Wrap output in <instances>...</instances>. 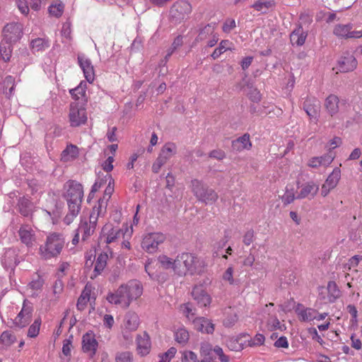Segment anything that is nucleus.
<instances>
[{
  "label": "nucleus",
  "instance_id": "obj_4",
  "mask_svg": "<svg viewBox=\"0 0 362 362\" xmlns=\"http://www.w3.org/2000/svg\"><path fill=\"white\" fill-rule=\"evenodd\" d=\"M192 191L194 195L200 202L206 204L215 202L218 196L212 189L207 187L201 180L197 179L191 181Z\"/></svg>",
  "mask_w": 362,
  "mask_h": 362
},
{
  "label": "nucleus",
  "instance_id": "obj_5",
  "mask_svg": "<svg viewBox=\"0 0 362 362\" xmlns=\"http://www.w3.org/2000/svg\"><path fill=\"white\" fill-rule=\"evenodd\" d=\"M2 40L8 42L16 43L23 35V25L19 22L6 23L1 31Z\"/></svg>",
  "mask_w": 362,
  "mask_h": 362
},
{
  "label": "nucleus",
  "instance_id": "obj_44",
  "mask_svg": "<svg viewBox=\"0 0 362 362\" xmlns=\"http://www.w3.org/2000/svg\"><path fill=\"white\" fill-rule=\"evenodd\" d=\"M296 197L295 196V189L293 187L289 188L288 186L286 187V191L281 197V201L284 205H288L292 203Z\"/></svg>",
  "mask_w": 362,
  "mask_h": 362
},
{
  "label": "nucleus",
  "instance_id": "obj_2",
  "mask_svg": "<svg viewBox=\"0 0 362 362\" xmlns=\"http://www.w3.org/2000/svg\"><path fill=\"white\" fill-rule=\"evenodd\" d=\"M65 240L62 234L53 233L47 237L45 245L40 247V253L45 259L58 257L64 247Z\"/></svg>",
  "mask_w": 362,
  "mask_h": 362
},
{
  "label": "nucleus",
  "instance_id": "obj_48",
  "mask_svg": "<svg viewBox=\"0 0 362 362\" xmlns=\"http://www.w3.org/2000/svg\"><path fill=\"white\" fill-rule=\"evenodd\" d=\"M85 86L86 85H83V83H81L80 85L78 86L76 88L71 89L70 90V93L72 98H74L75 100H79L80 98L85 97Z\"/></svg>",
  "mask_w": 362,
  "mask_h": 362
},
{
  "label": "nucleus",
  "instance_id": "obj_13",
  "mask_svg": "<svg viewBox=\"0 0 362 362\" xmlns=\"http://www.w3.org/2000/svg\"><path fill=\"white\" fill-rule=\"evenodd\" d=\"M106 299L109 303L119 305L123 308H127L130 305L122 285H121L115 293H108Z\"/></svg>",
  "mask_w": 362,
  "mask_h": 362
},
{
  "label": "nucleus",
  "instance_id": "obj_59",
  "mask_svg": "<svg viewBox=\"0 0 362 362\" xmlns=\"http://www.w3.org/2000/svg\"><path fill=\"white\" fill-rule=\"evenodd\" d=\"M182 362H199L197 355L191 351H185Z\"/></svg>",
  "mask_w": 362,
  "mask_h": 362
},
{
  "label": "nucleus",
  "instance_id": "obj_20",
  "mask_svg": "<svg viewBox=\"0 0 362 362\" xmlns=\"http://www.w3.org/2000/svg\"><path fill=\"white\" fill-rule=\"evenodd\" d=\"M192 295L201 307H206L211 303V297L202 285L195 286L192 289Z\"/></svg>",
  "mask_w": 362,
  "mask_h": 362
},
{
  "label": "nucleus",
  "instance_id": "obj_9",
  "mask_svg": "<svg viewBox=\"0 0 362 362\" xmlns=\"http://www.w3.org/2000/svg\"><path fill=\"white\" fill-rule=\"evenodd\" d=\"M33 308L31 303L24 300L23 308L13 320L15 327L23 328L27 326L31 321Z\"/></svg>",
  "mask_w": 362,
  "mask_h": 362
},
{
  "label": "nucleus",
  "instance_id": "obj_35",
  "mask_svg": "<svg viewBox=\"0 0 362 362\" xmlns=\"http://www.w3.org/2000/svg\"><path fill=\"white\" fill-rule=\"evenodd\" d=\"M274 1L272 0H257L251 7L262 14L267 13L274 6Z\"/></svg>",
  "mask_w": 362,
  "mask_h": 362
},
{
  "label": "nucleus",
  "instance_id": "obj_17",
  "mask_svg": "<svg viewBox=\"0 0 362 362\" xmlns=\"http://www.w3.org/2000/svg\"><path fill=\"white\" fill-rule=\"evenodd\" d=\"M341 177V170L339 168H335L332 173L328 176L325 183L322 186L321 194L326 197L330 190L334 189L338 184Z\"/></svg>",
  "mask_w": 362,
  "mask_h": 362
},
{
  "label": "nucleus",
  "instance_id": "obj_21",
  "mask_svg": "<svg viewBox=\"0 0 362 362\" xmlns=\"http://www.w3.org/2000/svg\"><path fill=\"white\" fill-rule=\"evenodd\" d=\"M97 222L95 221V216L89 217V222L81 221L76 229L77 231L82 235V241H86L91 235L93 234Z\"/></svg>",
  "mask_w": 362,
  "mask_h": 362
},
{
  "label": "nucleus",
  "instance_id": "obj_45",
  "mask_svg": "<svg viewBox=\"0 0 362 362\" xmlns=\"http://www.w3.org/2000/svg\"><path fill=\"white\" fill-rule=\"evenodd\" d=\"M189 333L185 328H180L175 333V340L180 344H186L189 340Z\"/></svg>",
  "mask_w": 362,
  "mask_h": 362
},
{
  "label": "nucleus",
  "instance_id": "obj_24",
  "mask_svg": "<svg viewBox=\"0 0 362 362\" xmlns=\"http://www.w3.org/2000/svg\"><path fill=\"white\" fill-rule=\"evenodd\" d=\"M82 345L83 351L93 356L96 351L98 342L92 333H86L83 336Z\"/></svg>",
  "mask_w": 362,
  "mask_h": 362
},
{
  "label": "nucleus",
  "instance_id": "obj_46",
  "mask_svg": "<svg viewBox=\"0 0 362 362\" xmlns=\"http://www.w3.org/2000/svg\"><path fill=\"white\" fill-rule=\"evenodd\" d=\"M105 182H108V185L105 190L103 198L102 199H103V200L106 199V202H107L110 198V197L114 191V188L112 186V184L114 183V180L112 178V176L110 175L107 174L105 176Z\"/></svg>",
  "mask_w": 362,
  "mask_h": 362
},
{
  "label": "nucleus",
  "instance_id": "obj_33",
  "mask_svg": "<svg viewBox=\"0 0 362 362\" xmlns=\"http://www.w3.org/2000/svg\"><path fill=\"white\" fill-rule=\"evenodd\" d=\"M307 34L303 31L301 26L295 29L290 35V40L293 45L301 46L304 44Z\"/></svg>",
  "mask_w": 362,
  "mask_h": 362
},
{
  "label": "nucleus",
  "instance_id": "obj_36",
  "mask_svg": "<svg viewBox=\"0 0 362 362\" xmlns=\"http://www.w3.org/2000/svg\"><path fill=\"white\" fill-rule=\"evenodd\" d=\"M176 153V146L173 143L165 144L160 150L159 157L167 162Z\"/></svg>",
  "mask_w": 362,
  "mask_h": 362
},
{
  "label": "nucleus",
  "instance_id": "obj_14",
  "mask_svg": "<svg viewBox=\"0 0 362 362\" xmlns=\"http://www.w3.org/2000/svg\"><path fill=\"white\" fill-rule=\"evenodd\" d=\"M320 103L315 97L307 96L303 103V108L310 119H317L320 111Z\"/></svg>",
  "mask_w": 362,
  "mask_h": 362
},
{
  "label": "nucleus",
  "instance_id": "obj_7",
  "mask_svg": "<svg viewBox=\"0 0 362 362\" xmlns=\"http://www.w3.org/2000/svg\"><path fill=\"white\" fill-rule=\"evenodd\" d=\"M165 239V235L162 233H151L143 238L141 247L147 252L154 253L157 251L158 245L162 244Z\"/></svg>",
  "mask_w": 362,
  "mask_h": 362
},
{
  "label": "nucleus",
  "instance_id": "obj_41",
  "mask_svg": "<svg viewBox=\"0 0 362 362\" xmlns=\"http://www.w3.org/2000/svg\"><path fill=\"white\" fill-rule=\"evenodd\" d=\"M327 291L329 303H334L340 296V291L334 281H329L328 283Z\"/></svg>",
  "mask_w": 362,
  "mask_h": 362
},
{
  "label": "nucleus",
  "instance_id": "obj_61",
  "mask_svg": "<svg viewBox=\"0 0 362 362\" xmlns=\"http://www.w3.org/2000/svg\"><path fill=\"white\" fill-rule=\"evenodd\" d=\"M223 279L224 281H227L230 284H233L234 283L233 279V267H229L223 274Z\"/></svg>",
  "mask_w": 362,
  "mask_h": 362
},
{
  "label": "nucleus",
  "instance_id": "obj_32",
  "mask_svg": "<svg viewBox=\"0 0 362 362\" xmlns=\"http://www.w3.org/2000/svg\"><path fill=\"white\" fill-rule=\"evenodd\" d=\"M107 259L108 255L105 252L100 253L98 256L95 264L93 274L90 276L91 279L95 278L97 276L102 273L107 265Z\"/></svg>",
  "mask_w": 362,
  "mask_h": 362
},
{
  "label": "nucleus",
  "instance_id": "obj_38",
  "mask_svg": "<svg viewBox=\"0 0 362 362\" xmlns=\"http://www.w3.org/2000/svg\"><path fill=\"white\" fill-rule=\"evenodd\" d=\"M13 44L12 42H8L1 40L0 43V55L4 62L10 61L13 50Z\"/></svg>",
  "mask_w": 362,
  "mask_h": 362
},
{
  "label": "nucleus",
  "instance_id": "obj_3",
  "mask_svg": "<svg viewBox=\"0 0 362 362\" xmlns=\"http://www.w3.org/2000/svg\"><path fill=\"white\" fill-rule=\"evenodd\" d=\"M63 197L68 206H81L83 198V188L81 183L76 180H69L64 185Z\"/></svg>",
  "mask_w": 362,
  "mask_h": 362
},
{
  "label": "nucleus",
  "instance_id": "obj_51",
  "mask_svg": "<svg viewBox=\"0 0 362 362\" xmlns=\"http://www.w3.org/2000/svg\"><path fill=\"white\" fill-rule=\"evenodd\" d=\"M90 299V293L88 291H83L78 299L76 307L78 310H83L87 303Z\"/></svg>",
  "mask_w": 362,
  "mask_h": 362
},
{
  "label": "nucleus",
  "instance_id": "obj_28",
  "mask_svg": "<svg viewBox=\"0 0 362 362\" xmlns=\"http://www.w3.org/2000/svg\"><path fill=\"white\" fill-rule=\"evenodd\" d=\"M334 160V156L332 153H328L322 156L313 157L308 163V166L317 168L320 166H328Z\"/></svg>",
  "mask_w": 362,
  "mask_h": 362
},
{
  "label": "nucleus",
  "instance_id": "obj_42",
  "mask_svg": "<svg viewBox=\"0 0 362 362\" xmlns=\"http://www.w3.org/2000/svg\"><path fill=\"white\" fill-rule=\"evenodd\" d=\"M69 208V212L66 215V216L64 218V222L66 225H70L75 218L78 216L81 208L76 207V206H68Z\"/></svg>",
  "mask_w": 362,
  "mask_h": 362
},
{
  "label": "nucleus",
  "instance_id": "obj_1",
  "mask_svg": "<svg viewBox=\"0 0 362 362\" xmlns=\"http://www.w3.org/2000/svg\"><path fill=\"white\" fill-rule=\"evenodd\" d=\"M175 274L179 276L200 274L204 272V261L190 252H182L175 258Z\"/></svg>",
  "mask_w": 362,
  "mask_h": 362
},
{
  "label": "nucleus",
  "instance_id": "obj_22",
  "mask_svg": "<svg viewBox=\"0 0 362 362\" xmlns=\"http://www.w3.org/2000/svg\"><path fill=\"white\" fill-rule=\"evenodd\" d=\"M124 332L123 335L125 338H128L126 333L130 332H134L137 329L139 325V316L132 312H128L124 319Z\"/></svg>",
  "mask_w": 362,
  "mask_h": 362
},
{
  "label": "nucleus",
  "instance_id": "obj_23",
  "mask_svg": "<svg viewBox=\"0 0 362 362\" xmlns=\"http://www.w3.org/2000/svg\"><path fill=\"white\" fill-rule=\"evenodd\" d=\"M300 187V191L296 196V199H298L306 197L313 198L319 190V186L313 181L303 185Z\"/></svg>",
  "mask_w": 362,
  "mask_h": 362
},
{
  "label": "nucleus",
  "instance_id": "obj_30",
  "mask_svg": "<svg viewBox=\"0 0 362 362\" xmlns=\"http://www.w3.org/2000/svg\"><path fill=\"white\" fill-rule=\"evenodd\" d=\"M252 146L250 140V135L245 134L237 139L232 141V148L233 151L240 152L243 150H249Z\"/></svg>",
  "mask_w": 362,
  "mask_h": 362
},
{
  "label": "nucleus",
  "instance_id": "obj_6",
  "mask_svg": "<svg viewBox=\"0 0 362 362\" xmlns=\"http://www.w3.org/2000/svg\"><path fill=\"white\" fill-rule=\"evenodd\" d=\"M192 11L190 4L185 0H180L173 4L170 11V21L177 24L181 23Z\"/></svg>",
  "mask_w": 362,
  "mask_h": 362
},
{
  "label": "nucleus",
  "instance_id": "obj_40",
  "mask_svg": "<svg viewBox=\"0 0 362 362\" xmlns=\"http://www.w3.org/2000/svg\"><path fill=\"white\" fill-rule=\"evenodd\" d=\"M107 202L100 199L98 204L95 205L92 210L90 217L95 216V221H98V218L100 216H104L106 213Z\"/></svg>",
  "mask_w": 362,
  "mask_h": 362
},
{
  "label": "nucleus",
  "instance_id": "obj_12",
  "mask_svg": "<svg viewBox=\"0 0 362 362\" xmlns=\"http://www.w3.org/2000/svg\"><path fill=\"white\" fill-rule=\"evenodd\" d=\"M357 64V60L354 54L350 52H345L337 62V69L340 72L347 73L355 70Z\"/></svg>",
  "mask_w": 362,
  "mask_h": 362
},
{
  "label": "nucleus",
  "instance_id": "obj_47",
  "mask_svg": "<svg viewBox=\"0 0 362 362\" xmlns=\"http://www.w3.org/2000/svg\"><path fill=\"white\" fill-rule=\"evenodd\" d=\"M41 325V319L37 318L35 320L34 322L30 326L28 331V337L33 338L36 337L40 332V328Z\"/></svg>",
  "mask_w": 362,
  "mask_h": 362
},
{
  "label": "nucleus",
  "instance_id": "obj_25",
  "mask_svg": "<svg viewBox=\"0 0 362 362\" xmlns=\"http://www.w3.org/2000/svg\"><path fill=\"white\" fill-rule=\"evenodd\" d=\"M296 313L300 321L309 322L315 320L317 310L310 308H304L302 304H298L296 308Z\"/></svg>",
  "mask_w": 362,
  "mask_h": 362
},
{
  "label": "nucleus",
  "instance_id": "obj_58",
  "mask_svg": "<svg viewBox=\"0 0 362 362\" xmlns=\"http://www.w3.org/2000/svg\"><path fill=\"white\" fill-rule=\"evenodd\" d=\"M214 33V28L210 25H206L204 28H202L197 37L198 40H204L206 38L208 35H212Z\"/></svg>",
  "mask_w": 362,
  "mask_h": 362
},
{
  "label": "nucleus",
  "instance_id": "obj_18",
  "mask_svg": "<svg viewBox=\"0 0 362 362\" xmlns=\"http://www.w3.org/2000/svg\"><path fill=\"white\" fill-rule=\"evenodd\" d=\"M18 235L22 243L27 247H32L35 242V233L28 224H23L18 230Z\"/></svg>",
  "mask_w": 362,
  "mask_h": 362
},
{
  "label": "nucleus",
  "instance_id": "obj_57",
  "mask_svg": "<svg viewBox=\"0 0 362 362\" xmlns=\"http://www.w3.org/2000/svg\"><path fill=\"white\" fill-rule=\"evenodd\" d=\"M210 158L216 159L217 160H223L226 157V153L224 151L220 148H216L211 151L209 153Z\"/></svg>",
  "mask_w": 362,
  "mask_h": 362
},
{
  "label": "nucleus",
  "instance_id": "obj_34",
  "mask_svg": "<svg viewBox=\"0 0 362 362\" xmlns=\"http://www.w3.org/2000/svg\"><path fill=\"white\" fill-rule=\"evenodd\" d=\"M339 100L337 95H329L325 100V106L332 116L337 114L339 111Z\"/></svg>",
  "mask_w": 362,
  "mask_h": 362
},
{
  "label": "nucleus",
  "instance_id": "obj_39",
  "mask_svg": "<svg viewBox=\"0 0 362 362\" xmlns=\"http://www.w3.org/2000/svg\"><path fill=\"white\" fill-rule=\"evenodd\" d=\"M78 148L74 145H69L62 153V160L64 162L70 161L78 156Z\"/></svg>",
  "mask_w": 362,
  "mask_h": 362
},
{
  "label": "nucleus",
  "instance_id": "obj_29",
  "mask_svg": "<svg viewBox=\"0 0 362 362\" xmlns=\"http://www.w3.org/2000/svg\"><path fill=\"white\" fill-rule=\"evenodd\" d=\"M195 329L199 332L212 334L214 331V324L208 319L199 317L193 320Z\"/></svg>",
  "mask_w": 362,
  "mask_h": 362
},
{
  "label": "nucleus",
  "instance_id": "obj_63",
  "mask_svg": "<svg viewBox=\"0 0 362 362\" xmlns=\"http://www.w3.org/2000/svg\"><path fill=\"white\" fill-rule=\"evenodd\" d=\"M254 240V230H247L243 236V243L246 245H250Z\"/></svg>",
  "mask_w": 362,
  "mask_h": 362
},
{
  "label": "nucleus",
  "instance_id": "obj_11",
  "mask_svg": "<svg viewBox=\"0 0 362 362\" xmlns=\"http://www.w3.org/2000/svg\"><path fill=\"white\" fill-rule=\"evenodd\" d=\"M351 24H337L334 26L333 34L341 39L362 37V30H351Z\"/></svg>",
  "mask_w": 362,
  "mask_h": 362
},
{
  "label": "nucleus",
  "instance_id": "obj_64",
  "mask_svg": "<svg viewBox=\"0 0 362 362\" xmlns=\"http://www.w3.org/2000/svg\"><path fill=\"white\" fill-rule=\"evenodd\" d=\"M166 162L164 161L162 158H160L159 156L157 158L156 161L153 163L152 165V170L155 173H158L161 168V167Z\"/></svg>",
  "mask_w": 362,
  "mask_h": 362
},
{
  "label": "nucleus",
  "instance_id": "obj_19",
  "mask_svg": "<svg viewBox=\"0 0 362 362\" xmlns=\"http://www.w3.org/2000/svg\"><path fill=\"white\" fill-rule=\"evenodd\" d=\"M78 62L83 70L86 79L89 83L93 82L95 78V73L90 59L86 57L84 54H78Z\"/></svg>",
  "mask_w": 362,
  "mask_h": 362
},
{
  "label": "nucleus",
  "instance_id": "obj_49",
  "mask_svg": "<svg viewBox=\"0 0 362 362\" xmlns=\"http://www.w3.org/2000/svg\"><path fill=\"white\" fill-rule=\"evenodd\" d=\"M229 41L228 40H222L220 43H219V45L217 48H216L214 49V51L212 52V54H211V57L214 59H217L218 57H219V56L223 54L224 52H226L228 49V45L229 44Z\"/></svg>",
  "mask_w": 362,
  "mask_h": 362
},
{
  "label": "nucleus",
  "instance_id": "obj_8",
  "mask_svg": "<svg viewBox=\"0 0 362 362\" xmlns=\"http://www.w3.org/2000/svg\"><path fill=\"white\" fill-rule=\"evenodd\" d=\"M69 117L71 127H78L85 124L87 120L86 109L76 103L70 105Z\"/></svg>",
  "mask_w": 362,
  "mask_h": 362
},
{
  "label": "nucleus",
  "instance_id": "obj_37",
  "mask_svg": "<svg viewBox=\"0 0 362 362\" xmlns=\"http://www.w3.org/2000/svg\"><path fill=\"white\" fill-rule=\"evenodd\" d=\"M49 47V42L45 38H35L30 42V48L33 53L43 52Z\"/></svg>",
  "mask_w": 362,
  "mask_h": 362
},
{
  "label": "nucleus",
  "instance_id": "obj_53",
  "mask_svg": "<svg viewBox=\"0 0 362 362\" xmlns=\"http://www.w3.org/2000/svg\"><path fill=\"white\" fill-rule=\"evenodd\" d=\"M64 6L62 3L58 4H52L49 7V12L51 15L59 18L64 12Z\"/></svg>",
  "mask_w": 362,
  "mask_h": 362
},
{
  "label": "nucleus",
  "instance_id": "obj_26",
  "mask_svg": "<svg viewBox=\"0 0 362 362\" xmlns=\"http://www.w3.org/2000/svg\"><path fill=\"white\" fill-rule=\"evenodd\" d=\"M247 334H242L235 337H230L226 341V346L230 350L233 351H242L246 344V339L243 340V338L247 337Z\"/></svg>",
  "mask_w": 362,
  "mask_h": 362
},
{
  "label": "nucleus",
  "instance_id": "obj_62",
  "mask_svg": "<svg viewBox=\"0 0 362 362\" xmlns=\"http://www.w3.org/2000/svg\"><path fill=\"white\" fill-rule=\"evenodd\" d=\"M235 28V21L234 19H227L223 25V31L224 33H230Z\"/></svg>",
  "mask_w": 362,
  "mask_h": 362
},
{
  "label": "nucleus",
  "instance_id": "obj_56",
  "mask_svg": "<svg viewBox=\"0 0 362 362\" xmlns=\"http://www.w3.org/2000/svg\"><path fill=\"white\" fill-rule=\"evenodd\" d=\"M176 352L177 349L175 347L170 348L165 353L160 356V361L158 362H170L175 356Z\"/></svg>",
  "mask_w": 362,
  "mask_h": 362
},
{
  "label": "nucleus",
  "instance_id": "obj_31",
  "mask_svg": "<svg viewBox=\"0 0 362 362\" xmlns=\"http://www.w3.org/2000/svg\"><path fill=\"white\" fill-rule=\"evenodd\" d=\"M18 209L19 213L25 217L32 215L33 211V204L30 200L25 197H20L18 201Z\"/></svg>",
  "mask_w": 362,
  "mask_h": 362
},
{
  "label": "nucleus",
  "instance_id": "obj_10",
  "mask_svg": "<svg viewBox=\"0 0 362 362\" xmlns=\"http://www.w3.org/2000/svg\"><path fill=\"white\" fill-rule=\"evenodd\" d=\"M123 235L124 233L119 228L113 226L111 223H106L102 228L100 240L106 244H110Z\"/></svg>",
  "mask_w": 362,
  "mask_h": 362
},
{
  "label": "nucleus",
  "instance_id": "obj_50",
  "mask_svg": "<svg viewBox=\"0 0 362 362\" xmlns=\"http://www.w3.org/2000/svg\"><path fill=\"white\" fill-rule=\"evenodd\" d=\"M44 284V279L39 274H36L33 276L29 286L30 288L35 291L41 290Z\"/></svg>",
  "mask_w": 362,
  "mask_h": 362
},
{
  "label": "nucleus",
  "instance_id": "obj_60",
  "mask_svg": "<svg viewBox=\"0 0 362 362\" xmlns=\"http://www.w3.org/2000/svg\"><path fill=\"white\" fill-rule=\"evenodd\" d=\"M214 352L217 355L221 362H229V356L224 354L223 349L220 346H216L214 348Z\"/></svg>",
  "mask_w": 362,
  "mask_h": 362
},
{
  "label": "nucleus",
  "instance_id": "obj_52",
  "mask_svg": "<svg viewBox=\"0 0 362 362\" xmlns=\"http://www.w3.org/2000/svg\"><path fill=\"white\" fill-rule=\"evenodd\" d=\"M116 362H133L134 357L130 351H122L117 354Z\"/></svg>",
  "mask_w": 362,
  "mask_h": 362
},
{
  "label": "nucleus",
  "instance_id": "obj_54",
  "mask_svg": "<svg viewBox=\"0 0 362 362\" xmlns=\"http://www.w3.org/2000/svg\"><path fill=\"white\" fill-rule=\"evenodd\" d=\"M15 341V337L9 332H4L0 337V343L4 346H10Z\"/></svg>",
  "mask_w": 362,
  "mask_h": 362
},
{
  "label": "nucleus",
  "instance_id": "obj_27",
  "mask_svg": "<svg viewBox=\"0 0 362 362\" xmlns=\"http://www.w3.org/2000/svg\"><path fill=\"white\" fill-rule=\"evenodd\" d=\"M136 343L139 354L145 356L149 353L151 349V341L150 337L146 332H144L142 334H139L137 336Z\"/></svg>",
  "mask_w": 362,
  "mask_h": 362
},
{
  "label": "nucleus",
  "instance_id": "obj_16",
  "mask_svg": "<svg viewBox=\"0 0 362 362\" xmlns=\"http://www.w3.org/2000/svg\"><path fill=\"white\" fill-rule=\"evenodd\" d=\"M122 287L125 290L129 303L140 297L143 293L142 286L137 280L129 281L126 284H122Z\"/></svg>",
  "mask_w": 362,
  "mask_h": 362
},
{
  "label": "nucleus",
  "instance_id": "obj_15",
  "mask_svg": "<svg viewBox=\"0 0 362 362\" xmlns=\"http://www.w3.org/2000/svg\"><path fill=\"white\" fill-rule=\"evenodd\" d=\"M22 259L18 257V250L9 248L6 250L1 257V263L5 269L13 270Z\"/></svg>",
  "mask_w": 362,
  "mask_h": 362
},
{
  "label": "nucleus",
  "instance_id": "obj_55",
  "mask_svg": "<svg viewBox=\"0 0 362 362\" xmlns=\"http://www.w3.org/2000/svg\"><path fill=\"white\" fill-rule=\"evenodd\" d=\"M265 341V337L262 334H257L252 339H246V342H247V346H261L264 344Z\"/></svg>",
  "mask_w": 362,
  "mask_h": 362
},
{
  "label": "nucleus",
  "instance_id": "obj_43",
  "mask_svg": "<svg viewBox=\"0 0 362 362\" xmlns=\"http://www.w3.org/2000/svg\"><path fill=\"white\" fill-rule=\"evenodd\" d=\"M158 262L163 268L165 269H172L175 273V259H173L166 255H160Z\"/></svg>",
  "mask_w": 362,
  "mask_h": 362
}]
</instances>
